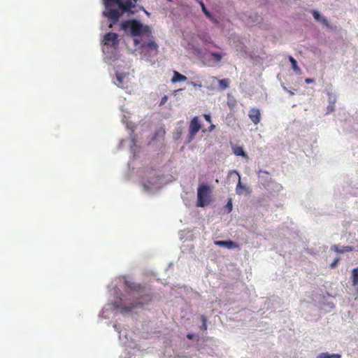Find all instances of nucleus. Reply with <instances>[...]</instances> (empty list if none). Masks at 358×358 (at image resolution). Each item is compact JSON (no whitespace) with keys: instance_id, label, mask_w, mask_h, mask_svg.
<instances>
[{"instance_id":"obj_7","label":"nucleus","mask_w":358,"mask_h":358,"mask_svg":"<svg viewBox=\"0 0 358 358\" xmlns=\"http://www.w3.org/2000/svg\"><path fill=\"white\" fill-rule=\"evenodd\" d=\"M248 117L255 124H257L261 120L260 110L256 108H251L249 111Z\"/></svg>"},{"instance_id":"obj_18","label":"nucleus","mask_w":358,"mask_h":358,"mask_svg":"<svg viewBox=\"0 0 358 358\" xmlns=\"http://www.w3.org/2000/svg\"><path fill=\"white\" fill-rule=\"evenodd\" d=\"M289 61L290 62V63L292 64V69L294 71H296V73H301V69L298 66L297 62H296V59L293 57L289 56Z\"/></svg>"},{"instance_id":"obj_30","label":"nucleus","mask_w":358,"mask_h":358,"mask_svg":"<svg viewBox=\"0 0 358 358\" xmlns=\"http://www.w3.org/2000/svg\"><path fill=\"white\" fill-rule=\"evenodd\" d=\"M203 117H204V118H205V120H206V121H208V122H210V121H211V118H210V116L209 115H206V114H205V115H203Z\"/></svg>"},{"instance_id":"obj_1","label":"nucleus","mask_w":358,"mask_h":358,"mask_svg":"<svg viewBox=\"0 0 358 358\" xmlns=\"http://www.w3.org/2000/svg\"><path fill=\"white\" fill-rule=\"evenodd\" d=\"M138 0H103L106 8L103 14L115 23L124 13L133 15L139 10H144L143 7L138 6Z\"/></svg>"},{"instance_id":"obj_36","label":"nucleus","mask_w":358,"mask_h":358,"mask_svg":"<svg viewBox=\"0 0 358 358\" xmlns=\"http://www.w3.org/2000/svg\"><path fill=\"white\" fill-rule=\"evenodd\" d=\"M159 132H161V133H162L163 134H165V131H164V129H161Z\"/></svg>"},{"instance_id":"obj_16","label":"nucleus","mask_w":358,"mask_h":358,"mask_svg":"<svg viewBox=\"0 0 358 358\" xmlns=\"http://www.w3.org/2000/svg\"><path fill=\"white\" fill-rule=\"evenodd\" d=\"M263 175H266V178L265 179V180H264V182H262V184L264 186H267L268 185L269 182L271 181V178L268 176V173L267 171H260L259 173V178L262 180H263V178H264Z\"/></svg>"},{"instance_id":"obj_23","label":"nucleus","mask_w":358,"mask_h":358,"mask_svg":"<svg viewBox=\"0 0 358 358\" xmlns=\"http://www.w3.org/2000/svg\"><path fill=\"white\" fill-rule=\"evenodd\" d=\"M116 79H117V82L119 83V84H122L124 79V75L122 73H117Z\"/></svg>"},{"instance_id":"obj_25","label":"nucleus","mask_w":358,"mask_h":358,"mask_svg":"<svg viewBox=\"0 0 358 358\" xmlns=\"http://www.w3.org/2000/svg\"><path fill=\"white\" fill-rule=\"evenodd\" d=\"M339 260H340L339 258H336V259H334V262L330 264V267L331 268H335L336 266V265L338 264Z\"/></svg>"},{"instance_id":"obj_24","label":"nucleus","mask_w":358,"mask_h":358,"mask_svg":"<svg viewBox=\"0 0 358 358\" xmlns=\"http://www.w3.org/2000/svg\"><path fill=\"white\" fill-rule=\"evenodd\" d=\"M312 13H313V15L314 18H315L316 20H318V21H319V20H320V19H321V17H322L320 16V14L319 13V12H318V11H317V10H313L312 11Z\"/></svg>"},{"instance_id":"obj_19","label":"nucleus","mask_w":358,"mask_h":358,"mask_svg":"<svg viewBox=\"0 0 358 358\" xmlns=\"http://www.w3.org/2000/svg\"><path fill=\"white\" fill-rule=\"evenodd\" d=\"M352 285H356L358 284V267L352 269Z\"/></svg>"},{"instance_id":"obj_9","label":"nucleus","mask_w":358,"mask_h":358,"mask_svg":"<svg viewBox=\"0 0 358 358\" xmlns=\"http://www.w3.org/2000/svg\"><path fill=\"white\" fill-rule=\"evenodd\" d=\"M215 244L220 247H225L228 249H234L238 248L239 247L238 244L232 241H215Z\"/></svg>"},{"instance_id":"obj_26","label":"nucleus","mask_w":358,"mask_h":358,"mask_svg":"<svg viewBox=\"0 0 358 358\" xmlns=\"http://www.w3.org/2000/svg\"><path fill=\"white\" fill-rule=\"evenodd\" d=\"M167 99H168V96H166V95L164 96L162 98V100H161V102H160V106L164 105L167 101Z\"/></svg>"},{"instance_id":"obj_4","label":"nucleus","mask_w":358,"mask_h":358,"mask_svg":"<svg viewBox=\"0 0 358 358\" xmlns=\"http://www.w3.org/2000/svg\"><path fill=\"white\" fill-rule=\"evenodd\" d=\"M142 301L140 300L138 302L132 303L129 306H126L122 303V300L120 301H115L114 303V306L117 309H120L122 313H127L131 312L135 308L139 306H143L145 304H148L152 299V297L148 294H145L141 297Z\"/></svg>"},{"instance_id":"obj_2","label":"nucleus","mask_w":358,"mask_h":358,"mask_svg":"<svg viewBox=\"0 0 358 358\" xmlns=\"http://www.w3.org/2000/svg\"><path fill=\"white\" fill-rule=\"evenodd\" d=\"M120 27L127 34L134 37L151 33L149 26L144 25L136 20H124L121 23Z\"/></svg>"},{"instance_id":"obj_3","label":"nucleus","mask_w":358,"mask_h":358,"mask_svg":"<svg viewBox=\"0 0 358 358\" xmlns=\"http://www.w3.org/2000/svg\"><path fill=\"white\" fill-rule=\"evenodd\" d=\"M212 189L207 184H200L197 188V207H205L208 206L212 201L211 199Z\"/></svg>"},{"instance_id":"obj_8","label":"nucleus","mask_w":358,"mask_h":358,"mask_svg":"<svg viewBox=\"0 0 358 358\" xmlns=\"http://www.w3.org/2000/svg\"><path fill=\"white\" fill-rule=\"evenodd\" d=\"M125 285L130 291L133 292H138L139 294L145 293V287H142L139 284H136L134 282L127 280L125 281Z\"/></svg>"},{"instance_id":"obj_14","label":"nucleus","mask_w":358,"mask_h":358,"mask_svg":"<svg viewBox=\"0 0 358 358\" xmlns=\"http://www.w3.org/2000/svg\"><path fill=\"white\" fill-rule=\"evenodd\" d=\"M331 249L335 252H336L337 253H340V254H342V253H344L345 252H351L353 250V248L352 247H350V246H345L343 247V249H339L337 245H333Z\"/></svg>"},{"instance_id":"obj_12","label":"nucleus","mask_w":358,"mask_h":358,"mask_svg":"<svg viewBox=\"0 0 358 358\" xmlns=\"http://www.w3.org/2000/svg\"><path fill=\"white\" fill-rule=\"evenodd\" d=\"M234 173H236L238 177V183L236 185V192L237 194H241L243 193V190L245 189V187L244 185H243L241 182L240 174L236 171H234Z\"/></svg>"},{"instance_id":"obj_33","label":"nucleus","mask_w":358,"mask_h":358,"mask_svg":"<svg viewBox=\"0 0 358 358\" xmlns=\"http://www.w3.org/2000/svg\"><path fill=\"white\" fill-rule=\"evenodd\" d=\"M193 337H194V335H193L192 334H188L187 335V338L188 339H189V340H192V339L193 338Z\"/></svg>"},{"instance_id":"obj_27","label":"nucleus","mask_w":358,"mask_h":358,"mask_svg":"<svg viewBox=\"0 0 358 358\" xmlns=\"http://www.w3.org/2000/svg\"><path fill=\"white\" fill-rule=\"evenodd\" d=\"M202 324H207V318L205 315H202L200 317Z\"/></svg>"},{"instance_id":"obj_11","label":"nucleus","mask_w":358,"mask_h":358,"mask_svg":"<svg viewBox=\"0 0 358 358\" xmlns=\"http://www.w3.org/2000/svg\"><path fill=\"white\" fill-rule=\"evenodd\" d=\"M187 77L184 75L180 74L176 71H173V76L171 78V82L173 83H176L177 82H182L187 80Z\"/></svg>"},{"instance_id":"obj_31","label":"nucleus","mask_w":358,"mask_h":358,"mask_svg":"<svg viewBox=\"0 0 358 358\" xmlns=\"http://www.w3.org/2000/svg\"><path fill=\"white\" fill-rule=\"evenodd\" d=\"M200 329L203 331H206L207 329V324H202Z\"/></svg>"},{"instance_id":"obj_22","label":"nucleus","mask_w":358,"mask_h":358,"mask_svg":"<svg viewBox=\"0 0 358 358\" xmlns=\"http://www.w3.org/2000/svg\"><path fill=\"white\" fill-rule=\"evenodd\" d=\"M211 56L217 62H220L222 59V55H220V53L212 52Z\"/></svg>"},{"instance_id":"obj_5","label":"nucleus","mask_w":358,"mask_h":358,"mask_svg":"<svg viewBox=\"0 0 358 358\" xmlns=\"http://www.w3.org/2000/svg\"><path fill=\"white\" fill-rule=\"evenodd\" d=\"M201 128L198 117H194L189 124L188 142H191Z\"/></svg>"},{"instance_id":"obj_10","label":"nucleus","mask_w":358,"mask_h":358,"mask_svg":"<svg viewBox=\"0 0 358 358\" xmlns=\"http://www.w3.org/2000/svg\"><path fill=\"white\" fill-rule=\"evenodd\" d=\"M210 80H212L213 81L217 80L219 83V87L221 90H224L229 86L230 80L228 78L217 80V78L215 77H211Z\"/></svg>"},{"instance_id":"obj_29","label":"nucleus","mask_w":358,"mask_h":358,"mask_svg":"<svg viewBox=\"0 0 358 358\" xmlns=\"http://www.w3.org/2000/svg\"><path fill=\"white\" fill-rule=\"evenodd\" d=\"M180 135H181V131H178V132H176L174 134V138L175 139H178L180 137Z\"/></svg>"},{"instance_id":"obj_17","label":"nucleus","mask_w":358,"mask_h":358,"mask_svg":"<svg viewBox=\"0 0 358 358\" xmlns=\"http://www.w3.org/2000/svg\"><path fill=\"white\" fill-rule=\"evenodd\" d=\"M146 48L151 51H154L155 54H157L158 52V45L155 41H149L147 43V44L145 45Z\"/></svg>"},{"instance_id":"obj_37","label":"nucleus","mask_w":358,"mask_h":358,"mask_svg":"<svg viewBox=\"0 0 358 358\" xmlns=\"http://www.w3.org/2000/svg\"><path fill=\"white\" fill-rule=\"evenodd\" d=\"M357 293H358V289H357Z\"/></svg>"},{"instance_id":"obj_28","label":"nucleus","mask_w":358,"mask_h":358,"mask_svg":"<svg viewBox=\"0 0 358 358\" xmlns=\"http://www.w3.org/2000/svg\"><path fill=\"white\" fill-rule=\"evenodd\" d=\"M305 82L307 84H310V83H313L315 82V80L313 78H306Z\"/></svg>"},{"instance_id":"obj_13","label":"nucleus","mask_w":358,"mask_h":358,"mask_svg":"<svg viewBox=\"0 0 358 358\" xmlns=\"http://www.w3.org/2000/svg\"><path fill=\"white\" fill-rule=\"evenodd\" d=\"M234 153L237 156L248 158V155L241 146L236 145L233 148Z\"/></svg>"},{"instance_id":"obj_6","label":"nucleus","mask_w":358,"mask_h":358,"mask_svg":"<svg viewBox=\"0 0 358 358\" xmlns=\"http://www.w3.org/2000/svg\"><path fill=\"white\" fill-rule=\"evenodd\" d=\"M104 44L113 48H117L119 45L120 40L118 35L114 32H108L104 36Z\"/></svg>"},{"instance_id":"obj_32","label":"nucleus","mask_w":358,"mask_h":358,"mask_svg":"<svg viewBox=\"0 0 358 358\" xmlns=\"http://www.w3.org/2000/svg\"><path fill=\"white\" fill-rule=\"evenodd\" d=\"M320 20L324 24H327V20L325 17H321Z\"/></svg>"},{"instance_id":"obj_15","label":"nucleus","mask_w":358,"mask_h":358,"mask_svg":"<svg viewBox=\"0 0 358 358\" xmlns=\"http://www.w3.org/2000/svg\"><path fill=\"white\" fill-rule=\"evenodd\" d=\"M201 4V9H202V11L203 12V13L205 14V15L208 18L210 19V20H212L213 22H217V20L212 15V14L207 10V8H206L204 3L203 2H201L200 3Z\"/></svg>"},{"instance_id":"obj_34","label":"nucleus","mask_w":358,"mask_h":358,"mask_svg":"<svg viewBox=\"0 0 358 358\" xmlns=\"http://www.w3.org/2000/svg\"><path fill=\"white\" fill-rule=\"evenodd\" d=\"M139 43L138 40L137 38H134V43L138 44Z\"/></svg>"},{"instance_id":"obj_21","label":"nucleus","mask_w":358,"mask_h":358,"mask_svg":"<svg viewBox=\"0 0 358 358\" xmlns=\"http://www.w3.org/2000/svg\"><path fill=\"white\" fill-rule=\"evenodd\" d=\"M227 213H230L232 210L233 205L231 199H229L225 206Z\"/></svg>"},{"instance_id":"obj_35","label":"nucleus","mask_w":358,"mask_h":358,"mask_svg":"<svg viewBox=\"0 0 358 358\" xmlns=\"http://www.w3.org/2000/svg\"><path fill=\"white\" fill-rule=\"evenodd\" d=\"M192 84L194 86H199V87H201V85L196 84V83H192Z\"/></svg>"},{"instance_id":"obj_20","label":"nucleus","mask_w":358,"mask_h":358,"mask_svg":"<svg viewBox=\"0 0 358 358\" xmlns=\"http://www.w3.org/2000/svg\"><path fill=\"white\" fill-rule=\"evenodd\" d=\"M317 358H341V355L338 354L321 353Z\"/></svg>"}]
</instances>
